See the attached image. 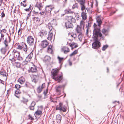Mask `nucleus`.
I'll list each match as a JSON object with an SVG mask.
<instances>
[{"instance_id":"13","label":"nucleus","mask_w":124,"mask_h":124,"mask_svg":"<svg viewBox=\"0 0 124 124\" xmlns=\"http://www.w3.org/2000/svg\"><path fill=\"white\" fill-rule=\"evenodd\" d=\"M37 71V67L35 65H33L30 69L29 72L32 73L36 72Z\"/></svg>"},{"instance_id":"8","label":"nucleus","mask_w":124,"mask_h":124,"mask_svg":"<svg viewBox=\"0 0 124 124\" xmlns=\"http://www.w3.org/2000/svg\"><path fill=\"white\" fill-rule=\"evenodd\" d=\"M45 9L46 11V14H48L49 15H50L51 11L53 9L52 6L49 5L46 6Z\"/></svg>"},{"instance_id":"35","label":"nucleus","mask_w":124,"mask_h":124,"mask_svg":"<svg viewBox=\"0 0 124 124\" xmlns=\"http://www.w3.org/2000/svg\"><path fill=\"white\" fill-rule=\"evenodd\" d=\"M57 59H58L59 61V63H60L64 59L63 57H60L59 56H58L57 57Z\"/></svg>"},{"instance_id":"27","label":"nucleus","mask_w":124,"mask_h":124,"mask_svg":"<svg viewBox=\"0 0 124 124\" xmlns=\"http://www.w3.org/2000/svg\"><path fill=\"white\" fill-rule=\"evenodd\" d=\"M17 68H19L20 67L21 64L20 62H16L13 65Z\"/></svg>"},{"instance_id":"52","label":"nucleus","mask_w":124,"mask_h":124,"mask_svg":"<svg viewBox=\"0 0 124 124\" xmlns=\"http://www.w3.org/2000/svg\"><path fill=\"white\" fill-rule=\"evenodd\" d=\"M22 30V29L20 28L19 30L18 31V35H20L22 33V31H21Z\"/></svg>"},{"instance_id":"50","label":"nucleus","mask_w":124,"mask_h":124,"mask_svg":"<svg viewBox=\"0 0 124 124\" xmlns=\"http://www.w3.org/2000/svg\"><path fill=\"white\" fill-rule=\"evenodd\" d=\"M108 46L107 45L104 46L102 48V50L103 51H104L108 47Z\"/></svg>"},{"instance_id":"30","label":"nucleus","mask_w":124,"mask_h":124,"mask_svg":"<svg viewBox=\"0 0 124 124\" xmlns=\"http://www.w3.org/2000/svg\"><path fill=\"white\" fill-rule=\"evenodd\" d=\"M0 51L2 54H5L6 51V49L5 47L2 48L0 49Z\"/></svg>"},{"instance_id":"54","label":"nucleus","mask_w":124,"mask_h":124,"mask_svg":"<svg viewBox=\"0 0 124 124\" xmlns=\"http://www.w3.org/2000/svg\"><path fill=\"white\" fill-rule=\"evenodd\" d=\"M35 104V103L34 102H32L31 104V106L33 107H34V106Z\"/></svg>"},{"instance_id":"34","label":"nucleus","mask_w":124,"mask_h":124,"mask_svg":"<svg viewBox=\"0 0 124 124\" xmlns=\"http://www.w3.org/2000/svg\"><path fill=\"white\" fill-rule=\"evenodd\" d=\"M69 36H71L74 39L77 36L76 34H73V33H71L69 34Z\"/></svg>"},{"instance_id":"11","label":"nucleus","mask_w":124,"mask_h":124,"mask_svg":"<svg viewBox=\"0 0 124 124\" xmlns=\"http://www.w3.org/2000/svg\"><path fill=\"white\" fill-rule=\"evenodd\" d=\"M17 81L20 84H23L25 82V79L22 76L18 79Z\"/></svg>"},{"instance_id":"37","label":"nucleus","mask_w":124,"mask_h":124,"mask_svg":"<svg viewBox=\"0 0 124 124\" xmlns=\"http://www.w3.org/2000/svg\"><path fill=\"white\" fill-rule=\"evenodd\" d=\"M34 115L36 117V118L39 116V110H38H38L36 111Z\"/></svg>"},{"instance_id":"10","label":"nucleus","mask_w":124,"mask_h":124,"mask_svg":"<svg viewBox=\"0 0 124 124\" xmlns=\"http://www.w3.org/2000/svg\"><path fill=\"white\" fill-rule=\"evenodd\" d=\"M61 51L65 54H66L70 51L69 49L67 47L64 46L62 48Z\"/></svg>"},{"instance_id":"64","label":"nucleus","mask_w":124,"mask_h":124,"mask_svg":"<svg viewBox=\"0 0 124 124\" xmlns=\"http://www.w3.org/2000/svg\"><path fill=\"white\" fill-rule=\"evenodd\" d=\"M46 12L44 11H42L40 12V14L41 15H44Z\"/></svg>"},{"instance_id":"32","label":"nucleus","mask_w":124,"mask_h":124,"mask_svg":"<svg viewBox=\"0 0 124 124\" xmlns=\"http://www.w3.org/2000/svg\"><path fill=\"white\" fill-rule=\"evenodd\" d=\"M102 32L104 34L106 35L108 34V31L107 30L103 29L102 30Z\"/></svg>"},{"instance_id":"14","label":"nucleus","mask_w":124,"mask_h":124,"mask_svg":"<svg viewBox=\"0 0 124 124\" xmlns=\"http://www.w3.org/2000/svg\"><path fill=\"white\" fill-rule=\"evenodd\" d=\"M48 43L46 40H43L40 44V45L43 48L45 47L48 45Z\"/></svg>"},{"instance_id":"33","label":"nucleus","mask_w":124,"mask_h":124,"mask_svg":"<svg viewBox=\"0 0 124 124\" xmlns=\"http://www.w3.org/2000/svg\"><path fill=\"white\" fill-rule=\"evenodd\" d=\"M48 28L50 30L49 31H51L53 27L52 25L50 23H49L48 24Z\"/></svg>"},{"instance_id":"39","label":"nucleus","mask_w":124,"mask_h":124,"mask_svg":"<svg viewBox=\"0 0 124 124\" xmlns=\"http://www.w3.org/2000/svg\"><path fill=\"white\" fill-rule=\"evenodd\" d=\"M78 53V50H76L74 51L72 53L70 54V56L71 57L72 56Z\"/></svg>"},{"instance_id":"6","label":"nucleus","mask_w":124,"mask_h":124,"mask_svg":"<svg viewBox=\"0 0 124 124\" xmlns=\"http://www.w3.org/2000/svg\"><path fill=\"white\" fill-rule=\"evenodd\" d=\"M56 109V110H59L64 112L66 111V108L64 106H63L61 102L59 103L58 105L57 106Z\"/></svg>"},{"instance_id":"1","label":"nucleus","mask_w":124,"mask_h":124,"mask_svg":"<svg viewBox=\"0 0 124 124\" xmlns=\"http://www.w3.org/2000/svg\"><path fill=\"white\" fill-rule=\"evenodd\" d=\"M79 3L81 10L83 12L81 13V16L83 19L85 20L86 19L87 16L85 13L86 7L85 6V0H79L78 1Z\"/></svg>"},{"instance_id":"46","label":"nucleus","mask_w":124,"mask_h":124,"mask_svg":"<svg viewBox=\"0 0 124 124\" xmlns=\"http://www.w3.org/2000/svg\"><path fill=\"white\" fill-rule=\"evenodd\" d=\"M10 61H11V62L12 63L13 65L14 64L15 62H16V60L14 58H13L12 60H10Z\"/></svg>"},{"instance_id":"16","label":"nucleus","mask_w":124,"mask_h":124,"mask_svg":"<svg viewBox=\"0 0 124 124\" xmlns=\"http://www.w3.org/2000/svg\"><path fill=\"white\" fill-rule=\"evenodd\" d=\"M33 56V54L31 52L26 57V59L28 61L30 62Z\"/></svg>"},{"instance_id":"20","label":"nucleus","mask_w":124,"mask_h":124,"mask_svg":"<svg viewBox=\"0 0 124 124\" xmlns=\"http://www.w3.org/2000/svg\"><path fill=\"white\" fill-rule=\"evenodd\" d=\"M34 78L32 80V82L35 83L37 82L38 81L39 76L38 75H34Z\"/></svg>"},{"instance_id":"62","label":"nucleus","mask_w":124,"mask_h":124,"mask_svg":"<svg viewBox=\"0 0 124 124\" xmlns=\"http://www.w3.org/2000/svg\"><path fill=\"white\" fill-rule=\"evenodd\" d=\"M31 9H30V8L24 9V10L27 11H29Z\"/></svg>"},{"instance_id":"22","label":"nucleus","mask_w":124,"mask_h":124,"mask_svg":"<svg viewBox=\"0 0 124 124\" xmlns=\"http://www.w3.org/2000/svg\"><path fill=\"white\" fill-rule=\"evenodd\" d=\"M53 36V34L52 32L51 31L49 32V33L48 35V36L47 38V39L50 40H51L52 39V37Z\"/></svg>"},{"instance_id":"15","label":"nucleus","mask_w":124,"mask_h":124,"mask_svg":"<svg viewBox=\"0 0 124 124\" xmlns=\"http://www.w3.org/2000/svg\"><path fill=\"white\" fill-rule=\"evenodd\" d=\"M62 119V116L58 114L56 116V121L58 124L61 122V121Z\"/></svg>"},{"instance_id":"28","label":"nucleus","mask_w":124,"mask_h":124,"mask_svg":"<svg viewBox=\"0 0 124 124\" xmlns=\"http://www.w3.org/2000/svg\"><path fill=\"white\" fill-rule=\"evenodd\" d=\"M50 56H48L46 55L44 58V60L46 61H49L50 60Z\"/></svg>"},{"instance_id":"17","label":"nucleus","mask_w":124,"mask_h":124,"mask_svg":"<svg viewBox=\"0 0 124 124\" xmlns=\"http://www.w3.org/2000/svg\"><path fill=\"white\" fill-rule=\"evenodd\" d=\"M39 35L41 37H43L46 35L47 34V32L44 30H42L40 31Z\"/></svg>"},{"instance_id":"44","label":"nucleus","mask_w":124,"mask_h":124,"mask_svg":"<svg viewBox=\"0 0 124 124\" xmlns=\"http://www.w3.org/2000/svg\"><path fill=\"white\" fill-rule=\"evenodd\" d=\"M29 62V61H27L25 59V60L23 61L22 63V64L23 65H25L26 64H27L28 62Z\"/></svg>"},{"instance_id":"55","label":"nucleus","mask_w":124,"mask_h":124,"mask_svg":"<svg viewBox=\"0 0 124 124\" xmlns=\"http://www.w3.org/2000/svg\"><path fill=\"white\" fill-rule=\"evenodd\" d=\"M39 10H41V8H42L43 6V5L42 4H39Z\"/></svg>"},{"instance_id":"45","label":"nucleus","mask_w":124,"mask_h":124,"mask_svg":"<svg viewBox=\"0 0 124 124\" xmlns=\"http://www.w3.org/2000/svg\"><path fill=\"white\" fill-rule=\"evenodd\" d=\"M4 44L5 46V47H7L8 46V43L7 41V39H6L4 41Z\"/></svg>"},{"instance_id":"38","label":"nucleus","mask_w":124,"mask_h":124,"mask_svg":"<svg viewBox=\"0 0 124 124\" xmlns=\"http://www.w3.org/2000/svg\"><path fill=\"white\" fill-rule=\"evenodd\" d=\"M23 51L25 52H26L28 50V48L27 46L26 45L24 46H23Z\"/></svg>"},{"instance_id":"49","label":"nucleus","mask_w":124,"mask_h":124,"mask_svg":"<svg viewBox=\"0 0 124 124\" xmlns=\"http://www.w3.org/2000/svg\"><path fill=\"white\" fill-rule=\"evenodd\" d=\"M1 10H3V11L1 13V17H3L5 16V14L4 13L3 10V9H1Z\"/></svg>"},{"instance_id":"26","label":"nucleus","mask_w":124,"mask_h":124,"mask_svg":"<svg viewBox=\"0 0 124 124\" xmlns=\"http://www.w3.org/2000/svg\"><path fill=\"white\" fill-rule=\"evenodd\" d=\"M52 46L50 45L48 46L47 48V52L51 54L52 52Z\"/></svg>"},{"instance_id":"53","label":"nucleus","mask_w":124,"mask_h":124,"mask_svg":"<svg viewBox=\"0 0 124 124\" xmlns=\"http://www.w3.org/2000/svg\"><path fill=\"white\" fill-rule=\"evenodd\" d=\"M0 34H1V38H0L2 39H3V40L4 39V35L1 32H0Z\"/></svg>"},{"instance_id":"21","label":"nucleus","mask_w":124,"mask_h":124,"mask_svg":"<svg viewBox=\"0 0 124 124\" xmlns=\"http://www.w3.org/2000/svg\"><path fill=\"white\" fill-rule=\"evenodd\" d=\"M21 93V92L19 89H16L15 91V96L19 98V96L18 94H20Z\"/></svg>"},{"instance_id":"40","label":"nucleus","mask_w":124,"mask_h":124,"mask_svg":"<svg viewBox=\"0 0 124 124\" xmlns=\"http://www.w3.org/2000/svg\"><path fill=\"white\" fill-rule=\"evenodd\" d=\"M82 38V33H79L78 36V38L80 41H81Z\"/></svg>"},{"instance_id":"24","label":"nucleus","mask_w":124,"mask_h":124,"mask_svg":"<svg viewBox=\"0 0 124 124\" xmlns=\"http://www.w3.org/2000/svg\"><path fill=\"white\" fill-rule=\"evenodd\" d=\"M76 31L78 33H81V27L78 25H77L76 29Z\"/></svg>"},{"instance_id":"59","label":"nucleus","mask_w":124,"mask_h":124,"mask_svg":"<svg viewBox=\"0 0 124 124\" xmlns=\"http://www.w3.org/2000/svg\"><path fill=\"white\" fill-rule=\"evenodd\" d=\"M45 87V83H44L42 84V85L41 86V89L44 88Z\"/></svg>"},{"instance_id":"25","label":"nucleus","mask_w":124,"mask_h":124,"mask_svg":"<svg viewBox=\"0 0 124 124\" xmlns=\"http://www.w3.org/2000/svg\"><path fill=\"white\" fill-rule=\"evenodd\" d=\"M65 13L66 14H73L74 12L71 11L70 9H66L64 11Z\"/></svg>"},{"instance_id":"4","label":"nucleus","mask_w":124,"mask_h":124,"mask_svg":"<svg viewBox=\"0 0 124 124\" xmlns=\"http://www.w3.org/2000/svg\"><path fill=\"white\" fill-rule=\"evenodd\" d=\"M94 41L92 44L93 47L94 48L97 49L100 46L101 43L100 42L98 41V39H94Z\"/></svg>"},{"instance_id":"47","label":"nucleus","mask_w":124,"mask_h":124,"mask_svg":"<svg viewBox=\"0 0 124 124\" xmlns=\"http://www.w3.org/2000/svg\"><path fill=\"white\" fill-rule=\"evenodd\" d=\"M28 118L29 119H31V120H33L34 119V118L30 115H29Z\"/></svg>"},{"instance_id":"48","label":"nucleus","mask_w":124,"mask_h":124,"mask_svg":"<svg viewBox=\"0 0 124 124\" xmlns=\"http://www.w3.org/2000/svg\"><path fill=\"white\" fill-rule=\"evenodd\" d=\"M16 58L18 60H19L22 61L23 60V58L20 56V55H19V56H18V57H17Z\"/></svg>"},{"instance_id":"63","label":"nucleus","mask_w":124,"mask_h":124,"mask_svg":"<svg viewBox=\"0 0 124 124\" xmlns=\"http://www.w3.org/2000/svg\"><path fill=\"white\" fill-rule=\"evenodd\" d=\"M47 90H46V91H44V92L43 93L44 94L45 96L46 95V94L47 93Z\"/></svg>"},{"instance_id":"41","label":"nucleus","mask_w":124,"mask_h":124,"mask_svg":"<svg viewBox=\"0 0 124 124\" xmlns=\"http://www.w3.org/2000/svg\"><path fill=\"white\" fill-rule=\"evenodd\" d=\"M31 84L28 82H26L24 85V86L27 87H28L30 86Z\"/></svg>"},{"instance_id":"9","label":"nucleus","mask_w":124,"mask_h":124,"mask_svg":"<svg viewBox=\"0 0 124 124\" xmlns=\"http://www.w3.org/2000/svg\"><path fill=\"white\" fill-rule=\"evenodd\" d=\"M68 22L75 23L76 22L75 19L72 16H67L66 18Z\"/></svg>"},{"instance_id":"36","label":"nucleus","mask_w":124,"mask_h":124,"mask_svg":"<svg viewBox=\"0 0 124 124\" xmlns=\"http://www.w3.org/2000/svg\"><path fill=\"white\" fill-rule=\"evenodd\" d=\"M34 23H38L39 22V18L38 17H35L33 18Z\"/></svg>"},{"instance_id":"42","label":"nucleus","mask_w":124,"mask_h":124,"mask_svg":"<svg viewBox=\"0 0 124 124\" xmlns=\"http://www.w3.org/2000/svg\"><path fill=\"white\" fill-rule=\"evenodd\" d=\"M17 49L20 50H23V46L20 45H18L17 47H16Z\"/></svg>"},{"instance_id":"19","label":"nucleus","mask_w":124,"mask_h":124,"mask_svg":"<svg viewBox=\"0 0 124 124\" xmlns=\"http://www.w3.org/2000/svg\"><path fill=\"white\" fill-rule=\"evenodd\" d=\"M13 53H14V56L16 58L19 56L20 53L17 51L16 50H13Z\"/></svg>"},{"instance_id":"2","label":"nucleus","mask_w":124,"mask_h":124,"mask_svg":"<svg viewBox=\"0 0 124 124\" xmlns=\"http://www.w3.org/2000/svg\"><path fill=\"white\" fill-rule=\"evenodd\" d=\"M59 71L58 69L53 70L51 72V77L54 80L59 82L62 79V75H58Z\"/></svg>"},{"instance_id":"5","label":"nucleus","mask_w":124,"mask_h":124,"mask_svg":"<svg viewBox=\"0 0 124 124\" xmlns=\"http://www.w3.org/2000/svg\"><path fill=\"white\" fill-rule=\"evenodd\" d=\"M34 39L31 36H29L27 39V43L30 45L32 46L34 44Z\"/></svg>"},{"instance_id":"58","label":"nucleus","mask_w":124,"mask_h":124,"mask_svg":"<svg viewBox=\"0 0 124 124\" xmlns=\"http://www.w3.org/2000/svg\"><path fill=\"white\" fill-rule=\"evenodd\" d=\"M13 56L12 55H10L9 57V59L10 60H11L13 58Z\"/></svg>"},{"instance_id":"18","label":"nucleus","mask_w":124,"mask_h":124,"mask_svg":"<svg viewBox=\"0 0 124 124\" xmlns=\"http://www.w3.org/2000/svg\"><path fill=\"white\" fill-rule=\"evenodd\" d=\"M96 22L98 24V27L100 26L102 22L101 20L100 17L98 16H97L96 18Z\"/></svg>"},{"instance_id":"60","label":"nucleus","mask_w":124,"mask_h":124,"mask_svg":"<svg viewBox=\"0 0 124 124\" xmlns=\"http://www.w3.org/2000/svg\"><path fill=\"white\" fill-rule=\"evenodd\" d=\"M34 107H33L30 106L29 108L31 110H33L34 109Z\"/></svg>"},{"instance_id":"3","label":"nucleus","mask_w":124,"mask_h":124,"mask_svg":"<svg viewBox=\"0 0 124 124\" xmlns=\"http://www.w3.org/2000/svg\"><path fill=\"white\" fill-rule=\"evenodd\" d=\"M93 27L94 29L93 31V34L94 39H98V37H101L102 34L101 33L100 28H98V26L95 23L94 24Z\"/></svg>"},{"instance_id":"12","label":"nucleus","mask_w":124,"mask_h":124,"mask_svg":"<svg viewBox=\"0 0 124 124\" xmlns=\"http://www.w3.org/2000/svg\"><path fill=\"white\" fill-rule=\"evenodd\" d=\"M65 25L66 28H73V26L70 22H67L65 23Z\"/></svg>"},{"instance_id":"43","label":"nucleus","mask_w":124,"mask_h":124,"mask_svg":"<svg viewBox=\"0 0 124 124\" xmlns=\"http://www.w3.org/2000/svg\"><path fill=\"white\" fill-rule=\"evenodd\" d=\"M23 100L22 101L24 103L25 102H26L28 101V100L27 99H25L24 97H23Z\"/></svg>"},{"instance_id":"31","label":"nucleus","mask_w":124,"mask_h":124,"mask_svg":"<svg viewBox=\"0 0 124 124\" xmlns=\"http://www.w3.org/2000/svg\"><path fill=\"white\" fill-rule=\"evenodd\" d=\"M78 8V4L77 3H75L73 5L72 7V9H74L75 8Z\"/></svg>"},{"instance_id":"56","label":"nucleus","mask_w":124,"mask_h":124,"mask_svg":"<svg viewBox=\"0 0 124 124\" xmlns=\"http://www.w3.org/2000/svg\"><path fill=\"white\" fill-rule=\"evenodd\" d=\"M6 32V30L4 29H2V30L0 31V32L2 33V32L5 33Z\"/></svg>"},{"instance_id":"57","label":"nucleus","mask_w":124,"mask_h":124,"mask_svg":"<svg viewBox=\"0 0 124 124\" xmlns=\"http://www.w3.org/2000/svg\"><path fill=\"white\" fill-rule=\"evenodd\" d=\"M80 25L81 26L83 25L85 23V22L84 21H82L80 22Z\"/></svg>"},{"instance_id":"23","label":"nucleus","mask_w":124,"mask_h":124,"mask_svg":"<svg viewBox=\"0 0 124 124\" xmlns=\"http://www.w3.org/2000/svg\"><path fill=\"white\" fill-rule=\"evenodd\" d=\"M0 74L5 77H6L8 76V73L4 71H0Z\"/></svg>"},{"instance_id":"29","label":"nucleus","mask_w":124,"mask_h":124,"mask_svg":"<svg viewBox=\"0 0 124 124\" xmlns=\"http://www.w3.org/2000/svg\"><path fill=\"white\" fill-rule=\"evenodd\" d=\"M50 23H51L52 24L54 25H56L57 24L56 20L55 19H53V20L51 21Z\"/></svg>"},{"instance_id":"51","label":"nucleus","mask_w":124,"mask_h":124,"mask_svg":"<svg viewBox=\"0 0 124 124\" xmlns=\"http://www.w3.org/2000/svg\"><path fill=\"white\" fill-rule=\"evenodd\" d=\"M21 86L19 85H15V87L16 89H19V88H20Z\"/></svg>"},{"instance_id":"7","label":"nucleus","mask_w":124,"mask_h":124,"mask_svg":"<svg viewBox=\"0 0 124 124\" xmlns=\"http://www.w3.org/2000/svg\"><path fill=\"white\" fill-rule=\"evenodd\" d=\"M65 86L64 85H60L58 86H56V91L58 95L61 94V92L62 89H64Z\"/></svg>"},{"instance_id":"61","label":"nucleus","mask_w":124,"mask_h":124,"mask_svg":"<svg viewBox=\"0 0 124 124\" xmlns=\"http://www.w3.org/2000/svg\"><path fill=\"white\" fill-rule=\"evenodd\" d=\"M25 45H26L25 43L23 42H22L21 43V46H24Z\"/></svg>"}]
</instances>
